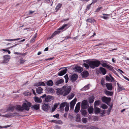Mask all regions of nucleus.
Listing matches in <instances>:
<instances>
[{"mask_svg": "<svg viewBox=\"0 0 129 129\" xmlns=\"http://www.w3.org/2000/svg\"><path fill=\"white\" fill-rule=\"evenodd\" d=\"M83 61L88 63V64H108L106 61L102 60L99 61L95 60L91 61V59H89L84 60Z\"/></svg>", "mask_w": 129, "mask_h": 129, "instance_id": "nucleus-1", "label": "nucleus"}, {"mask_svg": "<svg viewBox=\"0 0 129 129\" xmlns=\"http://www.w3.org/2000/svg\"><path fill=\"white\" fill-rule=\"evenodd\" d=\"M31 104L29 102H27V103H24L22 106L18 105L16 106L17 110L19 111H22L24 110L28 111L29 110V107H31Z\"/></svg>", "mask_w": 129, "mask_h": 129, "instance_id": "nucleus-2", "label": "nucleus"}, {"mask_svg": "<svg viewBox=\"0 0 129 129\" xmlns=\"http://www.w3.org/2000/svg\"><path fill=\"white\" fill-rule=\"evenodd\" d=\"M102 66L106 68L109 70L111 71L113 73L115 74V75L119 77V75L116 73L115 70L114 69L113 67L109 65H102Z\"/></svg>", "mask_w": 129, "mask_h": 129, "instance_id": "nucleus-3", "label": "nucleus"}, {"mask_svg": "<svg viewBox=\"0 0 129 129\" xmlns=\"http://www.w3.org/2000/svg\"><path fill=\"white\" fill-rule=\"evenodd\" d=\"M66 86H64L63 87L62 90H63V95L65 96L67 95L70 92L71 90V88H66Z\"/></svg>", "mask_w": 129, "mask_h": 129, "instance_id": "nucleus-4", "label": "nucleus"}, {"mask_svg": "<svg viewBox=\"0 0 129 129\" xmlns=\"http://www.w3.org/2000/svg\"><path fill=\"white\" fill-rule=\"evenodd\" d=\"M89 107V105L87 101L84 100L82 101L81 103V107L82 109H85Z\"/></svg>", "mask_w": 129, "mask_h": 129, "instance_id": "nucleus-5", "label": "nucleus"}, {"mask_svg": "<svg viewBox=\"0 0 129 129\" xmlns=\"http://www.w3.org/2000/svg\"><path fill=\"white\" fill-rule=\"evenodd\" d=\"M76 101L77 99H75L70 103V110H72L74 109V106L76 103Z\"/></svg>", "mask_w": 129, "mask_h": 129, "instance_id": "nucleus-6", "label": "nucleus"}, {"mask_svg": "<svg viewBox=\"0 0 129 129\" xmlns=\"http://www.w3.org/2000/svg\"><path fill=\"white\" fill-rule=\"evenodd\" d=\"M111 99L110 98H108L106 96L103 97L102 98V101L107 104L109 103Z\"/></svg>", "mask_w": 129, "mask_h": 129, "instance_id": "nucleus-7", "label": "nucleus"}, {"mask_svg": "<svg viewBox=\"0 0 129 129\" xmlns=\"http://www.w3.org/2000/svg\"><path fill=\"white\" fill-rule=\"evenodd\" d=\"M78 77L77 75L75 74H73L71 75L70 77V80L72 82H74L77 79Z\"/></svg>", "mask_w": 129, "mask_h": 129, "instance_id": "nucleus-8", "label": "nucleus"}, {"mask_svg": "<svg viewBox=\"0 0 129 129\" xmlns=\"http://www.w3.org/2000/svg\"><path fill=\"white\" fill-rule=\"evenodd\" d=\"M74 70L76 72L80 73L82 71L83 69L82 68L78 66H77L74 68Z\"/></svg>", "mask_w": 129, "mask_h": 129, "instance_id": "nucleus-9", "label": "nucleus"}, {"mask_svg": "<svg viewBox=\"0 0 129 129\" xmlns=\"http://www.w3.org/2000/svg\"><path fill=\"white\" fill-rule=\"evenodd\" d=\"M64 82V80L63 79L58 78L56 79L55 81V84L56 85H59L62 83Z\"/></svg>", "mask_w": 129, "mask_h": 129, "instance_id": "nucleus-10", "label": "nucleus"}, {"mask_svg": "<svg viewBox=\"0 0 129 129\" xmlns=\"http://www.w3.org/2000/svg\"><path fill=\"white\" fill-rule=\"evenodd\" d=\"M80 107V102H78L76 104L74 110V111L75 113H78L79 111Z\"/></svg>", "mask_w": 129, "mask_h": 129, "instance_id": "nucleus-11", "label": "nucleus"}, {"mask_svg": "<svg viewBox=\"0 0 129 129\" xmlns=\"http://www.w3.org/2000/svg\"><path fill=\"white\" fill-rule=\"evenodd\" d=\"M4 60L3 61V63H7L9 61L10 58V56L9 55H6L4 56Z\"/></svg>", "mask_w": 129, "mask_h": 129, "instance_id": "nucleus-12", "label": "nucleus"}, {"mask_svg": "<svg viewBox=\"0 0 129 129\" xmlns=\"http://www.w3.org/2000/svg\"><path fill=\"white\" fill-rule=\"evenodd\" d=\"M106 86L107 89L109 90H112L113 87L112 84L111 83H106Z\"/></svg>", "mask_w": 129, "mask_h": 129, "instance_id": "nucleus-13", "label": "nucleus"}, {"mask_svg": "<svg viewBox=\"0 0 129 129\" xmlns=\"http://www.w3.org/2000/svg\"><path fill=\"white\" fill-rule=\"evenodd\" d=\"M67 103L66 102H64L61 103L60 105L59 108L61 111L63 110L64 107L66 106Z\"/></svg>", "mask_w": 129, "mask_h": 129, "instance_id": "nucleus-14", "label": "nucleus"}, {"mask_svg": "<svg viewBox=\"0 0 129 129\" xmlns=\"http://www.w3.org/2000/svg\"><path fill=\"white\" fill-rule=\"evenodd\" d=\"M117 85L118 86L117 90L118 92H120L123 90H125V88L118 83H117Z\"/></svg>", "mask_w": 129, "mask_h": 129, "instance_id": "nucleus-15", "label": "nucleus"}, {"mask_svg": "<svg viewBox=\"0 0 129 129\" xmlns=\"http://www.w3.org/2000/svg\"><path fill=\"white\" fill-rule=\"evenodd\" d=\"M60 30H57L55 31L54 32V33L50 37H49L48 38V39H51L54 37L57 34H58L60 33Z\"/></svg>", "mask_w": 129, "mask_h": 129, "instance_id": "nucleus-16", "label": "nucleus"}, {"mask_svg": "<svg viewBox=\"0 0 129 129\" xmlns=\"http://www.w3.org/2000/svg\"><path fill=\"white\" fill-rule=\"evenodd\" d=\"M43 109L44 110L47 111L50 108V107L48 104H44L43 106Z\"/></svg>", "mask_w": 129, "mask_h": 129, "instance_id": "nucleus-17", "label": "nucleus"}, {"mask_svg": "<svg viewBox=\"0 0 129 129\" xmlns=\"http://www.w3.org/2000/svg\"><path fill=\"white\" fill-rule=\"evenodd\" d=\"M43 90V88L40 87H38L36 89L37 93L39 94H41V93L42 92Z\"/></svg>", "mask_w": 129, "mask_h": 129, "instance_id": "nucleus-18", "label": "nucleus"}, {"mask_svg": "<svg viewBox=\"0 0 129 129\" xmlns=\"http://www.w3.org/2000/svg\"><path fill=\"white\" fill-rule=\"evenodd\" d=\"M88 73L87 71H83L81 73L82 76L83 77H86L88 75Z\"/></svg>", "mask_w": 129, "mask_h": 129, "instance_id": "nucleus-19", "label": "nucleus"}, {"mask_svg": "<svg viewBox=\"0 0 129 129\" xmlns=\"http://www.w3.org/2000/svg\"><path fill=\"white\" fill-rule=\"evenodd\" d=\"M16 106L15 107V106H10L7 109V110L6 112L8 111H9L11 110L12 111H13V110L15 109H16L17 110L16 108Z\"/></svg>", "mask_w": 129, "mask_h": 129, "instance_id": "nucleus-20", "label": "nucleus"}, {"mask_svg": "<svg viewBox=\"0 0 129 129\" xmlns=\"http://www.w3.org/2000/svg\"><path fill=\"white\" fill-rule=\"evenodd\" d=\"M52 96L50 95L47 96L45 98V101L46 102H49L51 101L52 99Z\"/></svg>", "mask_w": 129, "mask_h": 129, "instance_id": "nucleus-21", "label": "nucleus"}, {"mask_svg": "<svg viewBox=\"0 0 129 129\" xmlns=\"http://www.w3.org/2000/svg\"><path fill=\"white\" fill-rule=\"evenodd\" d=\"M15 114H8L5 115H3L2 116L3 117H10L14 116L15 115Z\"/></svg>", "mask_w": 129, "mask_h": 129, "instance_id": "nucleus-22", "label": "nucleus"}, {"mask_svg": "<svg viewBox=\"0 0 129 129\" xmlns=\"http://www.w3.org/2000/svg\"><path fill=\"white\" fill-rule=\"evenodd\" d=\"M70 26L69 24H64L59 28V29L61 30L63 29L64 28H65L67 29Z\"/></svg>", "mask_w": 129, "mask_h": 129, "instance_id": "nucleus-23", "label": "nucleus"}, {"mask_svg": "<svg viewBox=\"0 0 129 129\" xmlns=\"http://www.w3.org/2000/svg\"><path fill=\"white\" fill-rule=\"evenodd\" d=\"M86 21L87 22L91 23H93L95 21V20L92 18H88L87 19Z\"/></svg>", "mask_w": 129, "mask_h": 129, "instance_id": "nucleus-24", "label": "nucleus"}, {"mask_svg": "<svg viewBox=\"0 0 129 129\" xmlns=\"http://www.w3.org/2000/svg\"><path fill=\"white\" fill-rule=\"evenodd\" d=\"M67 70L65 69L63 70H62L58 73V75L59 76L63 75L66 73Z\"/></svg>", "mask_w": 129, "mask_h": 129, "instance_id": "nucleus-25", "label": "nucleus"}, {"mask_svg": "<svg viewBox=\"0 0 129 129\" xmlns=\"http://www.w3.org/2000/svg\"><path fill=\"white\" fill-rule=\"evenodd\" d=\"M35 85L37 86L45 85V83L43 82H40L38 83H37L35 84Z\"/></svg>", "mask_w": 129, "mask_h": 129, "instance_id": "nucleus-26", "label": "nucleus"}, {"mask_svg": "<svg viewBox=\"0 0 129 129\" xmlns=\"http://www.w3.org/2000/svg\"><path fill=\"white\" fill-rule=\"evenodd\" d=\"M100 69L103 75H104L106 74L107 71L106 70L105 68H103L101 67L100 68Z\"/></svg>", "mask_w": 129, "mask_h": 129, "instance_id": "nucleus-27", "label": "nucleus"}, {"mask_svg": "<svg viewBox=\"0 0 129 129\" xmlns=\"http://www.w3.org/2000/svg\"><path fill=\"white\" fill-rule=\"evenodd\" d=\"M31 107L32 108H34L35 109L38 110L39 108V104H37L32 106Z\"/></svg>", "mask_w": 129, "mask_h": 129, "instance_id": "nucleus-28", "label": "nucleus"}, {"mask_svg": "<svg viewBox=\"0 0 129 129\" xmlns=\"http://www.w3.org/2000/svg\"><path fill=\"white\" fill-rule=\"evenodd\" d=\"M35 101L37 103H41L42 100L41 98H38V97H35L34 98Z\"/></svg>", "mask_w": 129, "mask_h": 129, "instance_id": "nucleus-29", "label": "nucleus"}, {"mask_svg": "<svg viewBox=\"0 0 129 129\" xmlns=\"http://www.w3.org/2000/svg\"><path fill=\"white\" fill-rule=\"evenodd\" d=\"M95 110V112L96 114H98L100 112V109L96 107H94Z\"/></svg>", "mask_w": 129, "mask_h": 129, "instance_id": "nucleus-30", "label": "nucleus"}, {"mask_svg": "<svg viewBox=\"0 0 129 129\" xmlns=\"http://www.w3.org/2000/svg\"><path fill=\"white\" fill-rule=\"evenodd\" d=\"M76 120L77 122H79L80 121V115L77 114L76 117Z\"/></svg>", "mask_w": 129, "mask_h": 129, "instance_id": "nucleus-31", "label": "nucleus"}, {"mask_svg": "<svg viewBox=\"0 0 129 129\" xmlns=\"http://www.w3.org/2000/svg\"><path fill=\"white\" fill-rule=\"evenodd\" d=\"M62 5V4L60 3H59L58 4L57 6L56 7L55 9V10L56 11H57L59 9L61 8Z\"/></svg>", "mask_w": 129, "mask_h": 129, "instance_id": "nucleus-32", "label": "nucleus"}, {"mask_svg": "<svg viewBox=\"0 0 129 129\" xmlns=\"http://www.w3.org/2000/svg\"><path fill=\"white\" fill-rule=\"evenodd\" d=\"M53 84V82L51 80L48 81L47 83V85L48 86H52Z\"/></svg>", "mask_w": 129, "mask_h": 129, "instance_id": "nucleus-33", "label": "nucleus"}, {"mask_svg": "<svg viewBox=\"0 0 129 129\" xmlns=\"http://www.w3.org/2000/svg\"><path fill=\"white\" fill-rule=\"evenodd\" d=\"M107 95L112 96L113 94V92L108 91H106L105 93Z\"/></svg>", "mask_w": 129, "mask_h": 129, "instance_id": "nucleus-34", "label": "nucleus"}, {"mask_svg": "<svg viewBox=\"0 0 129 129\" xmlns=\"http://www.w3.org/2000/svg\"><path fill=\"white\" fill-rule=\"evenodd\" d=\"M63 90H62L59 89L57 91V94L58 95L62 94L63 93Z\"/></svg>", "mask_w": 129, "mask_h": 129, "instance_id": "nucleus-35", "label": "nucleus"}, {"mask_svg": "<svg viewBox=\"0 0 129 129\" xmlns=\"http://www.w3.org/2000/svg\"><path fill=\"white\" fill-rule=\"evenodd\" d=\"M103 15H104V16H102L101 17L103 18L104 19H107L108 18V17L109 16V15L108 14H103Z\"/></svg>", "mask_w": 129, "mask_h": 129, "instance_id": "nucleus-36", "label": "nucleus"}, {"mask_svg": "<svg viewBox=\"0 0 129 129\" xmlns=\"http://www.w3.org/2000/svg\"><path fill=\"white\" fill-rule=\"evenodd\" d=\"M88 111L89 114H91L93 112V108L92 107H90L88 108Z\"/></svg>", "mask_w": 129, "mask_h": 129, "instance_id": "nucleus-37", "label": "nucleus"}, {"mask_svg": "<svg viewBox=\"0 0 129 129\" xmlns=\"http://www.w3.org/2000/svg\"><path fill=\"white\" fill-rule=\"evenodd\" d=\"M94 100V98L93 97H90L89 99V102L90 103H93Z\"/></svg>", "mask_w": 129, "mask_h": 129, "instance_id": "nucleus-38", "label": "nucleus"}, {"mask_svg": "<svg viewBox=\"0 0 129 129\" xmlns=\"http://www.w3.org/2000/svg\"><path fill=\"white\" fill-rule=\"evenodd\" d=\"M69 109V104H67L66 106V107H65V111L66 112H68V111Z\"/></svg>", "mask_w": 129, "mask_h": 129, "instance_id": "nucleus-39", "label": "nucleus"}, {"mask_svg": "<svg viewBox=\"0 0 129 129\" xmlns=\"http://www.w3.org/2000/svg\"><path fill=\"white\" fill-rule=\"evenodd\" d=\"M89 88V85H87L85 86L83 88H82V90H86L87 89H88Z\"/></svg>", "mask_w": 129, "mask_h": 129, "instance_id": "nucleus-40", "label": "nucleus"}, {"mask_svg": "<svg viewBox=\"0 0 129 129\" xmlns=\"http://www.w3.org/2000/svg\"><path fill=\"white\" fill-rule=\"evenodd\" d=\"M74 94L73 93H71V94L68 96V99L69 100L72 99L74 96Z\"/></svg>", "mask_w": 129, "mask_h": 129, "instance_id": "nucleus-41", "label": "nucleus"}, {"mask_svg": "<svg viewBox=\"0 0 129 129\" xmlns=\"http://www.w3.org/2000/svg\"><path fill=\"white\" fill-rule=\"evenodd\" d=\"M51 121L53 122L55 121L56 123L58 124H62V123L61 121L60 120H59L57 121L52 120Z\"/></svg>", "mask_w": 129, "mask_h": 129, "instance_id": "nucleus-42", "label": "nucleus"}, {"mask_svg": "<svg viewBox=\"0 0 129 129\" xmlns=\"http://www.w3.org/2000/svg\"><path fill=\"white\" fill-rule=\"evenodd\" d=\"M21 38H17L16 39H6V40L8 41H17L19 40H20L21 39Z\"/></svg>", "mask_w": 129, "mask_h": 129, "instance_id": "nucleus-43", "label": "nucleus"}, {"mask_svg": "<svg viewBox=\"0 0 129 129\" xmlns=\"http://www.w3.org/2000/svg\"><path fill=\"white\" fill-rule=\"evenodd\" d=\"M46 95L45 94H44L43 95L40 97L43 100V101H45V98L46 97Z\"/></svg>", "mask_w": 129, "mask_h": 129, "instance_id": "nucleus-44", "label": "nucleus"}, {"mask_svg": "<svg viewBox=\"0 0 129 129\" xmlns=\"http://www.w3.org/2000/svg\"><path fill=\"white\" fill-rule=\"evenodd\" d=\"M64 78H65L66 79V82L67 83L68 82V80H69V78L68 77V76L67 74H66L64 76Z\"/></svg>", "mask_w": 129, "mask_h": 129, "instance_id": "nucleus-45", "label": "nucleus"}, {"mask_svg": "<svg viewBox=\"0 0 129 129\" xmlns=\"http://www.w3.org/2000/svg\"><path fill=\"white\" fill-rule=\"evenodd\" d=\"M100 103V101H96L94 103V107H95L96 106L99 105Z\"/></svg>", "mask_w": 129, "mask_h": 129, "instance_id": "nucleus-46", "label": "nucleus"}, {"mask_svg": "<svg viewBox=\"0 0 129 129\" xmlns=\"http://www.w3.org/2000/svg\"><path fill=\"white\" fill-rule=\"evenodd\" d=\"M106 80L107 81L111 82V81L110 78L108 76H106Z\"/></svg>", "mask_w": 129, "mask_h": 129, "instance_id": "nucleus-47", "label": "nucleus"}, {"mask_svg": "<svg viewBox=\"0 0 129 129\" xmlns=\"http://www.w3.org/2000/svg\"><path fill=\"white\" fill-rule=\"evenodd\" d=\"M90 67L92 69H94L95 67H98L99 65H89Z\"/></svg>", "mask_w": 129, "mask_h": 129, "instance_id": "nucleus-48", "label": "nucleus"}, {"mask_svg": "<svg viewBox=\"0 0 129 129\" xmlns=\"http://www.w3.org/2000/svg\"><path fill=\"white\" fill-rule=\"evenodd\" d=\"M92 3L90 4H89L86 7V11H87L90 8L91 5Z\"/></svg>", "mask_w": 129, "mask_h": 129, "instance_id": "nucleus-49", "label": "nucleus"}, {"mask_svg": "<svg viewBox=\"0 0 129 129\" xmlns=\"http://www.w3.org/2000/svg\"><path fill=\"white\" fill-rule=\"evenodd\" d=\"M104 109H106L107 108V105L105 104H103L101 106Z\"/></svg>", "mask_w": 129, "mask_h": 129, "instance_id": "nucleus-50", "label": "nucleus"}, {"mask_svg": "<svg viewBox=\"0 0 129 129\" xmlns=\"http://www.w3.org/2000/svg\"><path fill=\"white\" fill-rule=\"evenodd\" d=\"M82 120L83 122L86 123L87 122V118H83L82 119Z\"/></svg>", "mask_w": 129, "mask_h": 129, "instance_id": "nucleus-51", "label": "nucleus"}, {"mask_svg": "<svg viewBox=\"0 0 129 129\" xmlns=\"http://www.w3.org/2000/svg\"><path fill=\"white\" fill-rule=\"evenodd\" d=\"M89 128L90 129H97V128L94 126H90L87 129H89Z\"/></svg>", "mask_w": 129, "mask_h": 129, "instance_id": "nucleus-52", "label": "nucleus"}, {"mask_svg": "<svg viewBox=\"0 0 129 129\" xmlns=\"http://www.w3.org/2000/svg\"><path fill=\"white\" fill-rule=\"evenodd\" d=\"M2 50L4 51L7 52L8 54H10L11 53L10 51L8 49H3Z\"/></svg>", "mask_w": 129, "mask_h": 129, "instance_id": "nucleus-53", "label": "nucleus"}, {"mask_svg": "<svg viewBox=\"0 0 129 129\" xmlns=\"http://www.w3.org/2000/svg\"><path fill=\"white\" fill-rule=\"evenodd\" d=\"M105 83V80L103 79H102L101 81V83L103 86L104 85Z\"/></svg>", "mask_w": 129, "mask_h": 129, "instance_id": "nucleus-54", "label": "nucleus"}, {"mask_svg": "<svg viewBox=\"0 0 129 129\" xmlns=\"http://www.w3.org/2000/svg\"><path fill=\"white\" fill-rule=\"evenodd\" d=\"M102 7H99L96 10V12H99L100 10L102 9Z\"/></svg>", "mask_w": 129, "mask_h": 129, "instance_id": "nucleus-55", "label": "nucleus"}, {"mask_svg": "<svg viewBox=\"0 0 129 129\" xmlns=\"http://www.w3.org/2000/svg\"><path fill=\"white\" fill-rule=\"evenodd\" d=\"M82 113L83 115L85 116L86 114L87 113L85 110H84L82 112Z\"/></svg>", "mask_w": 129, "mask_h": 129, "instance_id": "nucleus-56", "label": "nucleus"}, {"mask_svg": "<svg viewBox=\"0 0 129 129\" xmlns=\"http://www.w3.org/2000/svg\"><path fill=\"white\" fill-rule=\"evenodd\" d=\"M44 2L46 3H49L50 2V0H45Z\"/></svg>", "mask_w": 129, "mask_h": 129, "instance_id": "nucleus-57", "label": "nucleus"}, {"mask_svg": "<svg viewBox=\"0 0 129 129\" xmlns=\"http://www.w3.org/2000/svg\"><path fill=\"white\" fill-rule=\"evenodd\" d=\"M53 116L54 117H56V118H58L59 117V115L58 114H56V115H54Z\"/></svg>", "mask_w": 129, "mask_h": 129, "instance_id": "nucleus-58", "label": "nucleus"}, {"mask_svg": "<svg viewBox=\"0 0 129 129\" xmlns=\"http://www.w3.org/2000/svg\"><path fill=\"white\" fill-rule=\"evenodd\" d=\"M83 65L87 69H88V68H89V67H90L89 66V65Z\"/></svg>", "mask_w": 129, "mask_h": 129, "instance_id": "nucleus-59", "label": "nucleus"}, {"mask_svg": "<svg viewBox=\"0 0 129 129\" xmlns=\"http://www.w3.org/2000/svg\"><path fill=\"white\" fill-rule=\"evenodd\" d=\"M59 104V103L57 104V103L55 104L54 106V107L56 108L57 107L58 105Z\"/></svg>", "mask_w": 129, "mask_h": 129, "instance_id": "nucleus-60", "label": "nucleus"}, {"mask_svg": "<svg viewBox=\"0 0 129 129\" xmlns=\"http://www.w3.org/2000/svg\"><path fill=\"white\" fill-rule=\"evenodd\" d=\"M25 61L21 59L20 60V64H22L23 63V62Z\"/></svg>", "mask_w": 129, "mask_h": 129, "instance_id": "nucleus-61", "label": "nucleus"}, {"mask_svg": "<svg viewBox=\"0 0 129 129\" xmlns=\"http://www.w3.org/2000/svg\"><path fill=\"white\" fill-rule=\"evenodd\" d=\"M71 37L69 36H67L65 37L64 40L67 39L69 38H71Z\"/></svg>", "mask_w": 129, "mask_h": 129, "instance_id": "nucleus-62", "label": "nucleus"}, {"mask_svg": "<svg viewBox=\"0 0 129 129\" xmlns=\"http://www.w3.org/2000/svg\"><path fill=\"white\" fill-rule=\"evenodd\" d=\"M29 92H25L24 93V94L25 96H27L28 94V93H29Z\"/></svg>", "mask_w": 129, "mask_h": 129, "instance_id": "nucleus-63", "label": "nucleus"}, {"mask_svg": "<svg viewBox=\"0 0 129 129\" xmlns=\"http://www.w3.org/2000/svg\"><path fill=\"white\" fill-rule=\"evenodd\" d=\"M35 38H33L31 39V40L30 41V42L31 43L32 42L34 41H35Z\"/></svg>", "mask_w": 129, "mask_h": 129, "instance_id": "nucleus-64", "label": "nucleus"}]
</instances>
